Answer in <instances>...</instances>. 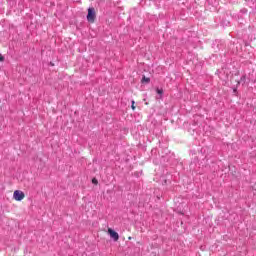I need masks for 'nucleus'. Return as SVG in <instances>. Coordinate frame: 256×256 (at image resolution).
<instances>
[{"label":"nucleus","instance_id":"nucleus-1","mask_svg":"<svg viewBox=\"0 0 256 256\" xmlns=\"http://www.w3.org/2000/svg\"><path fill=\"white\" fill-rule=\"evenodd\" d=\"M96 17L95 8H88L87 21L89 23H95Z\"/></svg>","mask_w":256,"mask_h":256},{"label":"nucleus","instance_id":"nucleus-2","mask_svg":"<svg viewBox=\"0 0 256 256\" xmlns=\"http://www.w3.org/2000/svg\"><path fill=\"white\" fill-rule=\"evenodd\" d=\"M13 199H15V201H23L25 199V193L21 190H15L13 193Z\"/></svg>","mask_w":256,"mask_h":256},{"label":"nucleus","instance_id":"nucleus-3","mask_svg":"<svg viewBox=\"0 0 256 256\" xmlns=\"http://www.w3.org/2000/svg\"><path fill=\"white\" fill-rule=\"evenodd\" d=\"M108 233H109L111 239H113L114 241H119V233L115 232V230L109 228Z\"/></svg>","mask_w":256,"mask_h":256},{"label":"nucleus","instance_id":"nucleus-4","mask_svg":"<svg viewBox=\"0 0 256 256\" xmlns=\"http://www.w3.org/2000/svg\"><path fill=\"white\" fill-rule=\"evenodd\" d=\"M142 83H151V78H147V77L143 76Z\"/></svg>","mask_w":256,"mask_h":256},{"label":"nucleus","instance_id":"nucleus-5","mask_svg":"<svg viewBox=\"0 0 256 256\" xmlns=\"http://www.w3.org/2000/svg\"><path fill=\"white\" fill-rule=\"evenodd\" d=\"M245 81H247V76L243 75V76L240 78L239 83H245Z\"/></svg>","mask_w":256,"mask_h":256},{"label":"nucleus","instance_id":"nucleus-6","mask_svg":"<svg viewBox=\"0 0 256 256\" xmlns=\"http://www.w3.org/2000/svg\"><path fill=\"white\" fill-rule=\"evenodd\" d=\"M131 103H132L131 109H132L133 111H135V100H132Z\"/></svg>","mask_w":256,"mask_h":256},{"label":"nucleus","instance_id":"nucleus-7","mask_svg":"<svg viewBox=\"0 0 256 256\" xmlns=\"http://www.w3.org/2000/svg\"><path fill=\"white\" fill-rule=\"evenodd\" d=\"M0 61H1V63H3V61H5V56L0 55Z\"/></svg>","mask_w":256,"mask_h":256},{"label":"nucleus","instance_id":"nucleus-8","mask_svg":"<svg viewBox=\"0 0 256 256\" xmlns=\"http://www.w3.org/2000/svg\"><path fill=\"white\" fill-rule=\"evenodd\" d=\"M92 183H94V185H97V179H93Z\"/></svg>","mask_w":256,"mask_h":256},{"label":"nucleus","instance_id":"nucleus-9","mask_svg":"<svg viewBox=\"0 0 256 256\" xmlns=\"http://www.w3.org/2000/svg\"><path fill=\"white\" fill-rule=\"evenodd\" d=\"M157 93L161 95L163 93V90H157Z\"/></svg>","mask_w":256,"mask_h":256}]
</instances>
